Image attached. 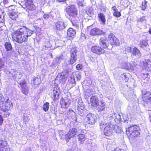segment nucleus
Listing matches in <instances>:
<instances>
[{"mask_svg": "<svg viewBox=\"0 0 151 151\" xmlns=\"http://www.w3.org/2000/svg\"><path fill=\"white\" fill-rule=\"evenodd\" d=\"M3 119L2 116L0 115V125H1L3 123Z\"/></svg>", "mask_w": 151, "mask_h": 151, "instance_id": "nucleus-40", "label": "nucleus"}, {"mask_svg": "<svg viewBox=\"0 0 151 151\" xmlns=\"http://www.w3.org/2000/svg\"><path fill=\"white\" fill-rule=\"evenodd\" d=\"M77 131L76 128H72L70 129L68 134H67V136L65 137V140L66 142H68L70 139L74 137L76 134Z\"/></svg>", "mask_w": 151, "mask_h": 151, "instance_id": "nucleus-14", "label": "nucleus"}, {"mask_svg": "<svg viewBox=\"0 0 151 151\" xmlns=\"http://www.w3.org/2000/svg\"><path fill=\"white\" fill-rule=\"evenodd\" d=\"M65 28V22L63 21H58L55 23L54 29L57 31H61Z\"/></svg>", "mask_w": 151, "mask_h": 151, "instance_id": "nucleus-16", "label": "nucleus"}, {"mask_svg": "<svg viewBox=\"0 0 151 151\" xmlns=\"http://www.w3.org/2000/svg\"><path fill=\"white\" fill-rule=\"evenodd\" d=\"M100 127L101 130L103 129L104 134L105 136L110 137L112 135L114 127L111 123H101L100 124Z\"/></svg>", "mask_w": 151, "mask_h": 151, "instance_id": "nucleus-5", "label": "nucleus"}, {"mask_svg": "<svg viewBox=\"0 0 151 151\" xmlns=\"http://www.w3.org/2000/svg\"><path fill=\"white\" fill-rule=\"evenodd\" d=\"M114 151H124V150H123L119 149L118 150H114Z\"/></svg>", "mask_w": 151, "mask_h": 151, "instance_id": "nucleus-46", "label": "nucleus"}, {"mask_svg": "<svg viewBox=\"0 0 151 151\" xmlns=\"http://www.w3.org/2000/svg\"><path fill=\"white\" fill-rule=\"evenodd\" d=\"M99 102V100L96 96H93L90 98V103L92 106L93 107H97Z\"/></svg>", "mask_w": 151, "mask_h": 151, "instance_id": "nucleus-20", "label": "nucleus"}, {"mask_svg": "<svg viewBox=\"0 0 151 151\" xmlns=\"http://www.w3.org/2000/svg\"><path fill=\"white\" fill-rule=\"evenodd\" d=\"M19 84L21 87V92L25 95L27 94L28 93L29 89L27 86L26 81L24 79L21 80Z\"/></svg>", "mask_w": 151, "mask_h": 151, "instance_id": "nucleus-15", "label": "nucleus"}, {"mask_svg": "<svg viewBox=\"0 0 151 151\" xmlns=\"http://www.w3.org/2000/svg\"><path fill=\"white\" fill-rule=\"evenodd\" d=\"M67 33L68 37L70 39H73L76 36V32L73 28H70L67 30Z\"/></svg>", "mask_w": 151, "mask_h": 151, "instance_id": "nucleus-19", "label": "nucleus"}, {"mask_svg": "<svg viewBox=\"0 0 151 151\" xmlns=\"http://www.w3.org/2000/svg\"><path fill=\"white\" fill-rule=\"evenodd\" d=\"M103 9H104V12H106V9L105 8H104Z\"/></svg>", "mask_w": 151, "mask_h": 151, "instance_id": "nucleus-48", "label": "nucleus"}, {"mask_svg": "<svg viewBox=\"0 0 151 151\" xmlns=\"http://www.w3.org/2000/svg\"><path fill=\"white\" fill-rule=\"evenodd\" d=\"M1 105L2 106H0L1 110L7 113V114H4V116L5 117H8L10 113L7 112L10 110L13 106L12 101L7 97H5V98L2 96H0V105Z\"/></svg>", "mask_w": 151, "mask_h": 151, "instance_id": "nucleus-2", "label": "nucleus"}, {"mask_svg": "<svg viewBox=\"0 0 151 151\" xmlns=\"http://www.w3.org/2000/svg\"><path fill=\"white\" fill-rule=\"evenodd\" d=\"M53 89L52 94V98L53 100L56 101L59 98V96L60 94V90L57 86L54 87Z\"/></svg>", "mask_w": 151, "mask_h": 151, "instance_id": "nucleus-18", "label": "nucleus"}, {"mask_svg": "<svg viewBox=\"0 0 151 151\" xmlns=\"http://www.w3.org/2000/svg\"><path fill=\"white\" fill-rule=\"evenodd\" d=\"M128 48L129 49V50H131V48L130 47H129Z\"/></svg>", "mask_w": 151, "mask_h": 151, "instance_id": "nucleus-50", "label": "nucleus"}, {"mask_svg": "<svg viewBox=\"0 0 151 151\" xmlns=\"http://www.w3.org/2000/svg\"><path fill=\"white\" fill-rule=\"evenodd\" d=\"M56 1L59 2H62L65 1L66 0H56Z\"/></svg>", "mask_w": 151, "mask_h": 151, "instance_id": "nucleus-43", "label": "nucleus"}, {"mask_svg": "<svg viewBox=\"0 0 151 151\" xmlns=\"http://www.w3.org/2000/svg\"><path fill=\"white\" fill-rule=\"evenodd\" d=\"M33 31L27 28L25 26H21V27L17 30H14L11 35L12 40L19 44H22L28 40V37L33 33Z\"/></svg>", "mask_w": 151, "mask_h": 151, "instance_id": "nucleus-1", "label": "nucleus"}, {"mask_svg": "<svg viewBox=\"0 0 151 151\" xmlns=\"http://www.w3.org/2000/svg\"><path fill=\"white\" fill-rule=\"evenodd\" d=\"M107 41L106 38L101 37L99 39V44L100 45V46L103 48L104 50V49L111 50L112 48V47L111 48L109 47V44L107 43Z\"/></svg>", "mask_w": 151, "mask_h": 151, "instance_id": "nucleus-13", "label": "nucleus"}, {"mask_svg": "<svg viewBox=\"0 0 151 151\" xmlns=\"http://www.w3.org/2000/svg\"><path fill=\"white\" fill-rule=\"evenodd\" d=\"M77 137L78 141L81 144H83L86 140L85 135L83 134H79Z\"/></svg>", "mask_w": 151, "mask_h": 151, "instance_id": "nucleus-27", "label": "nucleus"}, {"mask_svg": "<svg viewBox=\"0 0 151 151\" xmlns=\"http://www.w3.org/2000/svg\"><path fill=\"white\" fill-rule=\"evenodd\" d=\"M73 81H70L69 83L71 84H73V83H75V81L74 79L73 78Z\"/></svg>", "mask_w": 151, "mask_h": 151, "instance_id": "nucleus-44", "label": "nucleus"}, {"mask_svg": "<svg viewBox=\"0 0 151 151\" xmlns=\"http://www.w3.org/2000/svg\"><path fill=\"white\" fill-rule=\"evenodd\" d=\"M86 118L88 123L91 125L94 124L97 119L96 115L91 113L87 114Z\"/></svg>", "mask_w": 151, "mask_h": 151, "instance_id": "nucleus-17", "label": "nucleus"}, {"mask_svg": "<svg viewBox=\"0 0 151 151\" xmlns=\"http://www.w3.org/2000/svg\"><path fill=\"white\" fill-rule=\"evenodd\" d=\"M77 52V50L76 48L72 47L70 51V58L68 61L69 64H73L78 59Z\"/></svg>", "mask_w": 151, "mask_h": 151, "instance_id": "nucleus-6", "label": "nucleus"}, {"mask_svg": "<svg viewBox=\"0 0 151 151\" xmlns=\"http://www.w3.org/2000/svg\"><path fill=\"white\" fill-rule=\"evenodd\" d=\"M122 68L129 70L133 69V67L131 64L125 63L123 64L122 65Z\"/></svg>", "mask_w": 151, "mask_h": 151, "instance_id": "nucleus-25", "label": "nucleus"}, {"mask_svg": "<svg viewBox=\"0 0 151 151\" xmlns=\"http://www.w3.org/2000/svg\"><path fill=\"white\" fill-rule=\"evenodd\" d=\"M98 21L100 23L104 25L106 22L105 15L102 13H99L98 14Z\"/></svg>", "mask_w": 151, "mask_h": 151, "instance_id": "nucleus-21", "label": "nucleus"}, {"mask_svg": "<svg viewBox=\"0 0 151 151\" xmlns=\"http://www.w3.org/2000/svg\"><path fill=\"white\" fill-rule=\"evenodd\" d=\"M4 45L7 51H11L12 50V47L10 42H6Z\"/></svg>", "mask_w": 151, "mask_h": 151, "instance_id": "nucleus-31", "label": "nucleus"}, {"mask_svg": "<svg viewBox=\"0 0 151 151\" xmlns=\"http://www.w3.org/2000/svg\"><path fill=\"white\" fill-rule=\"evenodd\" d=\"M1 15H0V23L2 22V21L1 19Z\"/></svg>", "mask_w": 151, "mask_h": 151, "instance_id": "nucleus-47", "label": "nucleus"}, {"mask_svg": "<svg viewBox=\"0 0 151 151\" xmlns=\"http://www.w3.org/2000/svg\"><path fill=\"white\" fill-rule=\"evenodd\" d=\"M147 2L146 0H144L142 2V5L141 6V8L142 10L144 11L147 8Z\"/></svg>", "mask_w": 151, "mask_h": 151, "instance_id": "nucleus-33", "label": "nucleus"}, {"mask_svg": "<svg viewBox=\"0 0 151 151\" xmlns=\"http://www.w3.org/2000/svg\"><path fill=\"white\" fill-rule=\"evenodd\" d=\"M49 103L48 102H46L43 105L42 109L45 112H47L48 111L49 109Z\"/></svg>", "mask_w": 151, "mask_h": 151, "instance_id": "nucleus-32", "label": "nucleus"}, {"mask_svg": "<svg viewBox=\"0 0 151 151\" xmlns=\"http://www.w3.org/2000/svg\"><path fill=\"white\" fill-rule=\"evenodd\" d=\"M144 102L148 104L151 102V95L149 93H146L142 97Z\"/></svg>", "mask_w": 151, "mask_h": 151, "instance_id": "nucleus-23", "label": "nucleus"}, {"mask_svg": "<svg viewBox=\"0 0 151 151\" xmlns=\"http://www.w3.org/2000/svg\"><path fill=\"white\" fill-rule=\"evenodd\" d=\"M76 68L77 70H80L82 69L83 66L82 64H78L76 65Z\"/></svg>", "mask_w": 151, "mask_h": 151, "instance_id": "nucleus-36", "label": "nucleus"}, {"mask_svg": "<svg viewBox=\"0 0 151 151\" xmlns=\"http://www.w3.org/2000/svg\"><path fill=\"white\" fill-rule=\"evenodd\" d=\"M111 9L114 11L113 14L114 16L116 17H119L121 16V12L118 11L116 6H112L111 7Z\"/></svg>", "mask_w": 151, "mask_h": 151, "instance_id": "nucleus-24", "label": "nucleus"}, {"mask_svg": "<svg viewBox=\"0 0 151 151\" xmlns=\"http://www.w3.org/2000/svg\"><path fill=\"white\" fill-rule=\"evenodd\" d=\"M108 40L110 44L113 46H118L119 45V40L112 33L109 34L108 37ZM113 47V46H112Z\"/></svg>", "mask_w": 151, "mask_h": 151, "instance_id": "nucleus-8", "label": "nucleus"}, {"mask_svg": "<svg viewBox=\"0 0 151 151\" xmlns=\"http://www.w3.org/2000/svg\"><path fill=\"white\" fill-rule=\"evenodd\" d=\"M69 71L65 70L60 73L59 77V80L60 83H65L67 80L69 76Z\"/></svg>", "mask_w": 151, "mask_h": 151, "instance_id": "nucleus-11", "label": "nucleus"}, {"mask_svg": "<svg viewBox=\"0 0 151 151\" xmlns=\"http://www.w3.org/2000/svg\"><path fill=\"white\" fill-rule=\"evenodd\" d=\"M144 18L143 17L140 18L138 20V21L140 22H143L144 21Z\"/></svg>", "mask_w": 151, "mask_h": 151, "instance_id": "nucleus-42", "label": "nucleus"}, {"mask_svg": "<svg viewBox=\"0 0 151 151\" xmlns=\"http://www.w3.org/2000/svg\"><path fill=\"white\" fill-rule=\"evenodd\" d=\"M60 103L62 108H67L68 103L65 102L63 98L62 97L61 99Z\"/></svg>", "mask_w": 151, "mask_h": 151, "instance_id": "nucleus-29", "label": "nucleus"}, {"mask_svg": "<svg viewBox=\"0 0 151 151\" xmlns=\"http://www.w3.org/2000/svg\"><path fill=\"white\" fill-rule=\"evenodd\" d=\"M0 151H11L7 141L2 139H0Z\"/></svg>", "mask_w": 151, "mask_h": 151, "instance_id": "nucleus-10", "label": "nucleus"}, {"mask_svg": "<svg viewBox=\"0 0 151 151\" xmlns=\"http://www.w3.org/2000/svg\"><path fill=\"white\" fill-rule=\"evenodd\" d=\"M144 75H146V76H148V73H146L145 74H144Z\"/></svg>", "mask_w": 151, "mask_h": 151, "instance_id": "nucleus-49", "label": "nucleus"}, {"mask_svg": "<svg viewBox=\"0 0 151 151\" xmlns=\"http://www.w3.org/2000/svg\"><path fill=\"white\" fill-rule=\"evenodd\" d=\"M9 16L10 17L12 20H15L18 17V15L16 13L14 12H11L9 14Z\"/></svg>", "mask_w": 151, "mask_h": 151, "instance_id": "nucleus-30", "label": "nucleus"}, {"mask_svg": "<svg viewBox=\"0 0 151 151\" xmlns=\"http://www.w3.org/2000/svg\"><path fill=\"white\" fill-rule=\"evenodd\" d=\"M76 77L77 80H79L81 78V75L79 73H77L76 74Z\"/></svg>", "mask_w": 151, "mask_h": 151, "instance_id": "nucleus-41", "label": "nucleus"}, {"mask_svg": "<svg viewBox=\"0 0 151 151\" xmlns=\"http://www.w3.org/2000/svg\"><path fill=\"white\" fill-rule=\"evenodd\" d=\"M33 83L35 85H38L40 84L39 79L38 78H35L33 79Z\"/></svg>", "mask_w": 151, "mask_h": 151, "instance_id": "nucleus-35", "label": "nucleus"}, {"mask_svg": "<svg viewBox=\"0 0 151 151\" xmlns=\"http://www.w3.org/2000/svg\"><path fill=\"white\" fill-rule=\"evenodd\" d=\"M89 59L92 62H94L95 60V58L93 57L92 55H90L89 57Z\"/></svg>", "mask_w": 151, "mask_h": 151, "instance_id": "nucleus-37", "label": "nucleus"}, {"mask_svg": "<svg viewBox=\"0 0 151 151\" xmlns=\"http://www.w3.org/2000/svg\"><path fill=\"white\" fill-rule=\"evenodd\" d=\"M148 32L151 35V28L150 29L149 31H148Z\"/></svg>", "mask_w": 151, "mask_h": 151, "instance_id": "nucleus-45", "label": "nucleus"}, {"mask_svg": "<svg viewBox=\"0 0 151 151\" xmlns=\"http://www.w3.org/2000/svg\"><path fill=\"white\" fill-rule=\"evenodd\" d=\"M105 105L104 102L102 101L101 102V103L100 104H98L97 107H95L97 109L98 111L100 112L104 110L105 108Z\"/></svg>", "mask_w": 151, "mask_h": 151, "instance_id": "nucleus-26", "label": "nucleus"}, {"mask_svg": "<svg viewBox=\"0 0 151 151\" xmlns=\"http://www.w3.org/2000/svg\"><path fill=\"white\" fill-rule=\"evenodd\" d=\"M129 74L128 73H124L121 75L120 78L122 80L126 82H127L129 79Z\"/></svg>", "mask_w": 151, "mask_h": 151, "instance_id": "nucleus-28", "label": "nucleus"}, {"mask_svg": "<svg viewBox=\"0 0 151 151\" xmlns=\"http://www.w3.org/2000/svg\"><path fill=\"white\" fill-rule=\"evenodd\" d=\"M91 51L97 55H101L104 54L105 51L103 48L99 45H93L91 48Z\"/></svg>", "mask_w": 151, "mask_h": 151, "instance_id": "nucleus-9", "label": "nucleus"}, {"mask_svg": "<svg viewBox=\"0 0 151 151\" xmlns=\"http://www.w3.org/2000/svg\"><path fill=\"white\" fill-rule=\"evenodd\" d=\"M65 11L67 14L71 18L73 25L76 27H78L79 25L73 19L77 17L78 15V10L75 6L73 5H69L65 8Z\"/></svg>", "mask_w": 151, "mask_h": 151, "instance_id": "nucleus-4", "label": "nucleus"}, {"mask_svg": "<svg viewBox=\"0 0 151 151\" xmlns=\"http://www.w3.org/2000/svg\"><path fill=\"white\" fill-rule=\"evenodd\" d=\"M45 15L47 16V15H46V14H45L44 16H45Z\"/></svg>", "mask_w": 151, "mask_h": 151, "instance_id": "nucleus-51", "label": "nucleus"}, {"mask_svg": "<svg viewBox=\"0 0 151 151\" xmlns=\"http://www.w3.org/2000/svg\"><path fill=\"white\" fill-rule=\"evenodd\" d=\"M140 47L141 48H143L148 45L147 41L146 40H142L140 41Z\"/></svg>", "mask_w": 151, "mask_h": 151, "instance_id": "nucleus-34", "label": "nucleus"}, {"mask_svg": "<svg viewBox=\"0 0 151 151\" xmlns=\"http://www.w3.org/2000/svg\"><path fill=\"white\" fill-rule=\"evenodd\" d=\"M132 53L133 55L139 58L142 55V54L140 51L138 49L135 47H134L133 48Z\"/></svg>", "mask_w": 151, "mask_h": 151, "instance_id": "nucleus-22", "label": "nucleus"}, {"mask_svg": "<svg viewBox=\"0 0 151 151\" xmlns=\"http://www.w3.org/2000/svg\"><path fill=\"white\" fill-rule=\"evenodd\" d=\"M23 6H24V8L27 11H33L36 8L32 0H25Z\"/></svg>", "mask_w": 151, "mask_h": 151, "instance_id": "nucleus-7", "label": "nucleus"}, {"mask_svg": "<svg viewBox=\"0 0 151 151\" xmlns=\"http://www.w3.org/2000/svg\"><path fill=\"white\" fill-rule=\"evenodd\" d=\"M78 5L79 6H83L84 5L82 1H78Z\"/></svg>", "mask_w": 151, "mask_h": 151, "instance_id": "nucleus-39", "label": "nucleus"}, {"mask_svg": "<svg viewBox=\"0 0 151 151\" xmlns=\"http://www.w3.org/2000/svg\"><path fill=\"white\" fill-rule=\"evenodd\" d=\"M86 36L84 33H82L81 35V38L83 39H86Z\"/></svg>", "mask_w": 151, "mask_h": 151, "instance_id": "nucleus-38", "label": "nucleus"}, {"mask_svg": "<svg viewBox=\"0 0 151 151\" xmlns=\"http://www.w3.org/2000/svg\"><path fill=\"white\" fill-rule=\"evenodd\" d=\"M89 33L91 35L95 36L96 35H103L105 34V32L97 27H94L90 30L89 31Z\"/></svg>", "mask_w": 151, "mask_h": 151, "instance_id": "nucleus-12", "label": "nucleus"}, {"mask_svg": "<svg viewBox=\"0 0 151 151\" xmlns=\"http://www.w3.org/2000/svg\"><path fill=\"white\" fill-rule=\"evenodd\" d=\"M126 134L128 135L129 139L133 140L139 137L140 129L139 127L134 124L126 128Z\"/></svg>", "mask_w": 151, "mask_h": 151, "instance_id": "nucleus-3", "label": "nucleus"}]
</instances>
